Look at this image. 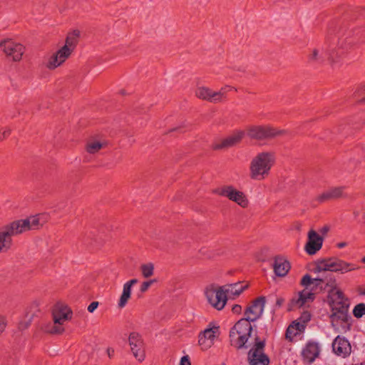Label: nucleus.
I'll list each match as a JSON object with an SVG mask.
<instances>
[{"label": "nucleus", "mask_w": 365, "mask_h": 365, "mask_svg": "<svg viewBox=\"0 0 365 365\" xmlns=\"http://www.w3.org/2000/svg\"><path fill=\"white\" fill-rule=\"evenodd\" d=\"M264 341L255 339V342L247 354L250 365H269V359L264 353Z\"/></svg>", "instance_id": "obj_9"}, {"label": "nucleus", "mask_w": 365, "mask_h": 365, "mask_svg": "<svg viewBox=\"0 0 365 365\" xmlns=\"http://www.w3.org/2000/svg\"><path fill=\"white\" fill-rule=\"evenodd\" d=\"M363 224L365 225V212L362 215Z\"/></svg>", "instance_id": "obj_45"}, {"label": "nucleus", "mask_w": 365, "mask_h": 365, "mask_svg": "<svg viewBox=\"0 0 365 365\" xmlns=\"http://www.w3.org/2000/svg\"><path fill=\"white\" fill-rule=\"evenodd\" d=\"M346 245L345 242H341L338 245L339 247H344Z\"/></svg>", "instance_id": "obj_44"}, {"label": "nucleus", "mask_w": 365, "mask_h": 365, "mask_svg": "<svg viewBox=\"0 0 365 365\" xmlns=\"http://www.w3.org/2000/svg\"><path fill=\"white\" fill-rule=\"evenodd\" d=\"M305 329V325L300 322H293L286 330V339L289 341H296L301 339Z\"/></svg>", "instance_id": "obj_24"}, {"label": "nucleus", "mask_w": 365, "mask_h": 365, "mask_svg": "<svg viewBox=\"0 0 365 365\" xmlns=\"http://www.w3.org/2000/svg\"><path fill=\"white\" fill-rule=\"evenodd\" d=\"M304 289L299 292L297 296L292 298V304L296 307H302L311 302L315 298V289L312 285L304 286Z\"/></svg>", "instance_id": "obj_17"}, {"label": "nucleus", "mask_w": 365, "mask_h": 365, "mask_svg": "<svg viewBox=\"0 0 365 365\" xmlns=\"http://www.w3.org/2000/svg\"><path fill=\"white\" fill-rule=\"evenodd\" d=\"M252 327L247 319H240L230 331V341L232 346L240 349L247 348L246 344L251 336Z\"/></svg>", "instance_id": "obj_5"}, {"label": "nucleus", "mask_w": 365, "mask_h": 365, "mask_svg": "<svg viewBox=\"0 0 365 365\" xmlns=\"http://www.w3.org/2000/svg\"><path fill=\"white\" fill-rule=\"evenodd\" d=\"M346 189V187L345 186L330 187L318 195L315 200L319 203H324L340 198H346L348 197V195L345 192Z\"/></svg>", "instance_id": "obj_14"}, {"label": "nucleus", "mask_w": 365, "mask_h": 365, "mask_svg": "<svg viewBox=\"0 0 365 365\" xmlns=\"http://www.w3.org/2000/svg\"><path fill=\"white\" fill-rule=\"evenodd\" d=\"M6 324L7 323L5 317L0 316V335L4 331Z\"/></svg>", "instance_id": "obj_37"}, {"label": "nucleus", "mask_w": 365, "mask_h": 365, "mask_svg": "<svg viewBox=\"0 0 365 365\" xmlns=\"http://www.w3.org/2000/svg\"><path fill=\"white\" fill-rule=\"evenodd\" d=\"M52 315L53 320H55V323L63 326L65 322L71 319L72 312L67 306L58 304L54 307Z\"/></svg>", "instance_id": "obj_22"}, {"label": "nucleus", "mask_w": 365, "mask_h": 365, "mask_svg": "<svg viewBox=\"0 0 365 365\" xmlns=\"http://www.w3.org/2000/svg\"><path fill=\"white\" fill-rule=\"evenodd\" d=\"M275 163V155L272 152H262L255 156L250 165V177L254 180H262L270 173Z\"/></svg>", "instance_id": "obj_2"}, {"label": "nucleus", "mask_w": 365, "mask_h": 365, "mask_svg": "<svg viewBox=\"0 0 365 365\" xmlns=\"http://www.w3.org/2000/svg\"><path fill=\"white\" fill-rule=\"evenodd\" d=\"M0 48L11 61L19 62L25 52V47L11 38H5L0 41Z\"/></svg>", "instance_id": "obj_8"}, {"label": "nucleus", "mask_w": 365, "mask_h": 365, "mask_svg": "<svg viewBox=\"0 0 365 365\" xmlns=\"http://www.w3.org/2000/svg\"><path fill=\"white\" fill-rule=\"evenodd\" d=\"M12 222L0 230V252H6L12 245V236L20 235Z\"/></svg>", "instance_id": "obj_15"}, {"label": "nucleus", "mask_w": 365, "mask_h": 365, "mask_svg": "<svg viewBox=\"0 0 365 365\" xmlns=\"http://www.w3.org/2000/svg\"><path fill=\"white\" fill-rule=\"evenodd\" d=\"M29 324H30L29 322H21L19 324V329H26L29 326Z\"/></svg>", "instance_id": "obj_42"}, {"label": "nucleus", "mask_w": 365, "mask_h": 365, "mask_svg": "<svg viewBox=\"0 0 365 365\" xmlns=\"http://www.w3.org/2000/svg\"><path fill=\"white\" fill-rule=\"evenodd\" d=\"M205 294L208 303L217 310L222 309L227 302V294L222 287L214 288L208 287L205 290Z\"/></svg>", "instance_id": "obj_11"}, {"label": "nucleus", "mask_w": 365, "mask_h": 365, "mask_svg": "<svg viewBox=\"0 0 365 365\" xmlns=\"http://www.w3.org/2000/svg\"><path fill=\"white\" fill-rule=\"evenodd\" d=\"M361 262H362L363 263H365V256L361 259Z\"/></svg>", "instance_id": "obj_46"}, {"label": "nucleus", "mask_w": 365, "mask_h": 365, "mask_svg": "<svg viewBox=\"0 0 365 365\" xmlns=\"http://www.w3.org/2000/svg\"><path fill=\"white\" fill-rule=\"evenodd\" d=\"M282 133V130L268 125H253L247 129V135L252 139L265 140L280 135Z\"/></svg>", "instance_id": "obj_12"}, {"label": "nucleus", "mask_w": 365, "mask_h": 365, "mask_svg": "<svg viewBox=\"0 0 365 365\" xmlns=\"http://www.w3.org/2000/svg\"><path fill=\"white\" fill-rule=\"evenodd\" d=\"M290 269L289 262L282 257H276L274 262V273L279 277L285 276Z\"/></svg>", "instance_id": "obj_27"}, {"label": "nucleus", "mask_w": 365, "mask_h": 365, "mask_svg": "<svg viewBox=\"0 0 365 365\" xmlns=\"http://www.w3.org/2000/svg\"><path fill=\"white\" fill-rule=\"evenodd\" d=\"M329 230V228L327 227H324L322 230H321V232L323 235H326L327 232H328Z\"/></svg>", "instance_id": "obj_43"}, {"label": "nucleus", "mask_w": 365, "mask_h": 365, "mask_svg": "<svg viewBox=\"0 0 365 365\" xmlns=\"http://www.w3.org/2000/svg\"><path fill=\"white\" fill-rule=\"evenodd\" d=\"M357 267L353 264L339 259H324L316 263L312 272L314 273L337 272L346 273L356 269Z\"/></svg>", "instance_id": "obj_6"}, {"label": "nucleus", "mask_w": 365, "mask_h": 365, "mask_svg": "<svg viewBox=\"0 0 365 365\" xmlns=\"http://www.w3.org/2000/svg\"><path fill=\"white\" fill-rule=\"evenodd\" d=\"M48 220V216L46 214H39L31 216L24 220H19L14 221L15 229L20 234L26 231L38 230Z\"/></svg>", "instance_id": "obj_7"}, {"label": "nucleus", "mask_w": 365, "mask_h": 365, "mask_svg": "<svg viewBox=\"0 0 365 365\" xmlns=\"http://www.w3.org/2000/svg\"><path fill=\"white\" fill-rule=\"evenodd\" d=\"M244 135V131L237 130L223 139L221 143H215L213 145V148L215 150H220L233 147L241 141Z\"/></svg>", "instance_id": "obj_23"}, {"label": "nucleus", "mask_w": 365, "mask_h": 365, "mask_svg": "<svg viewBox=\"0 0 365 365\" xmlns=\"http://www.w3.org/2000/svg\"><path fill=\"white\" fill-rule=\"evenodd\" d=\"M80 36L78 30H73L67 35L65 45L53 53L46 63L49 70H53L61 66L71 55L76 48Z\"/></svg>", "instance_id": "obj_1"}, {"label": "nucleus", "mask_w": 365, "mask_h": 365, "mask_svg": "<svg viewBox=\"0 0 365 365\" xmlns=\"http://www.w3.org/2000/svg\"><path fill=\"white\" fill-rule=\"evenodd\" d=\"M213 193L226 197L242 207H246L248 205V200L245 195L231 185L217 187L213 190Z\"/></svg>", "instance_id": "obj_10"}, {"label": "nucleus", "mask_w": 365, "mask_h": 365, "mask_svg": "<svg viewBox=\"0 0 365 365\" xmlns=\"http://www.w3.org/2000/svg\"><path fill=\"white\" fill-rule=\"evenodd\" d=\"M41 329L48 334H62L65 329L64 327L59 324L55 323V320L52 322H48L41 327Z\"/></svg>", "instance_id": "obj_30"}, {"label": "nucleus", "mask_w": 365, "mask_h": 365, "mask_svg": "<svg viewBox=\"0 0 365 365\" xmlns=\"http://www.w3.org/2000/svg\"><path fill=\"white\" fill-rule=\"evenodd\" d=\"M137 283V279H132L123 284V292L118 303L119 308H123L127 304L130 298L132 287Z\"/></svg>", "instance_id": "obj_26"}, {"label": "nucleus", "mask_w": 365, "mask_h": 365, "mask_svg": "<svg viewBox=\"0 0 365 365\" xmlns=\"http://www.w3.org/2000/svg\"><path fill=\"white\" fill-rule=\"evenodd\" d=\"M141 272L145 278H148L153 275L154 273V265L153 263H147L142 264L140 267Z\"/></svg>", "instance_id": "obj_33"}, {"label": "nucleus", "mask_w": 365, "mask_h": 365, "mask_svg": "<svg viewBox=\"0 0 365 365\" xmlns=\"http://www.w3.org/2000/svg\"><path fill=\"white\" fill-rule=\"evenodd\" d=\"M106 352L108 354V356H109V358H112L114 355V349L113 348H110V347H108L106 350Z\"/></svg>", "instance_id": "obj_41"}, {"label": "nucleus", "mask_w": 365, "mask_h": 365, "mask_svg": "<svg viewBox=\"0 0 365 365\" xmlns=\"http://www.w3.org/2000/svg\"><path fill=\"white\" fill-rule=\"evenodd\" d=\"M320 346L317 342L309 341L303 347L301 356L304 363L312 364L320 354Z\"/></svg>", "instance_id": "obj_20"}, {"label": "nucleus", "mask_w": 365, "mask_h": 365, "mask_svg": "<svg viewBox=\"0 0 365 365\" xmlns=\"http://www.w3.org/2000/svg\"><path fill=\"white\" fill-rule=\"evenodd\" d=\"M232 311L235 314H240L242 312V307L239 304H235L232 306Z\"/></svg>", "instance_id": "obj_40"}, {"label": "nucleus", "mask_w": 365, "mask_h": 365, "mask_svg": "<svg viewBox=\"0 0 365 365\" xmlns=\"http://www.w3.org/2000/svg\"><path fill=\"white\" fill-rule=\"evenodd\" d=\"M336 54L334 51L329 52H319L317 49H314L310 55L309 56V61L311 63H322L326 58H327L330 63L334 62V58Z\"/></svg>", "instance_id": "obj_25"}, {"label": "nucleus", "mask_w": 365, "mask_h": 365, "mask_svg": "<svg viewBox=\"0 0 365 365\" xmlns=\"http://www.w3.org/2000/svg\"><path fill=\"white\" fill-rule=\"evenodd\" d=\"M180 365H191L190 358L187 355L183 356L180 361Z\"/></svg>", "instance_id": "obj_38"}, {"label": "nucleus", "mask_w": 365, "mask_h": 365, "mask_svg": "<svg viewBox=\"0 0 365 365\" xmlns=\"http://www.w3.org/2000/svg\"><path fill=\"white\" fill-rule=\"evenodd\" d=\"M332 298V309L330 315L331 325L338 329L339 327L346 328L349 325V320L351 319L349 314V304L344 301L343 292L336 290L334 297Z\"/></svg>", "instance_id": "obj_3"}, {"label": "nucleus", "mask_w": 365, "mask_h": 365, "mask_svg": "<svg viewBox=\"0 0 365 365\" xmlns=\"http://www.w3.org/2000/svg\"><path fill=\"white\" fill-rule=\"evenodd\" d=\"M324 242L322 236L315 230H310L307 234V242L304 246L305 252L309 255H315L321 250Z\"/></svg>", "instance_id": "obj_18"}, {"label": "nucleus", "mask_w": 365, "mask_h": 365, "mask_svg": "<svg viewBox=\"0 0 365 365\" xmlns=\"http://www.w3.org/2000/svg\"><path fill=\"white\" fill-rule=\"evenodd\" d=\"M332 350L337 356L345 358L350 355L351 346L344 336H337L332 342Z\"/></svg>", "instance_id": "obj_21"}, {"label": "nucleus", "mask_w": 365, "mask_h": 365, "mask_svg": "<svg viewBox=\"0 0 365 365\" xmlns=\"http://www.w3.org/2000/svg\"><path fill=\"white\" fill-rule=\"evenodd\" d=\"M98 306V302H93L88 305V311L89 312L92 313L97 309Z\"/></svg>", "instance_id": "obj_39"}, {"label": "nucleus", "mask_w": 365, "mask_h": 365, "mask_svg": "<svg viewBox=\"0 0 365 365\" xmlns=\"http://www.w3.org/2000/svg\"><path fill=\"white\" fill-rule=\"evenodd\" d=\"M195 96L204 101H207L211 103H216L215 91L205 86H200L195 91Z\"/></svg>", "instance_id": "obj_29"}, {"label": "nucleus", "mask_w": 365, "mask_h": 365, "mask_svg": "<svg viewBox=\"0 0 365 365\" xmlns=\"http://www.w3.org/2000/svg\"><path fill=\"white\" fill-rule=\"evenodd\" d=\"M355 317L360 318L365 314V304L361 303L355 306L353 310Z\"/></svg>", "instance_id": "obj_34"}, {"label": "nucleus", "mask_w": 365, "mask_h": 365, "mask_svg": "<svg viewBox=\"0 0 365 365\" xmlns=\"http://www.w3.org/2000/svg\"><path fill=\"white\" fill-rule=\"evenodd\" d=\"M317 275L312 278L308 274H305L301 279L302 286L312 285L316 290H327L331 292V297H334L336 289V279L331 272L316 273Z\"/></svg>", "instance_id": "obj_4"}, {"label": "nucleus", "mask_w": 365, "mask_h": 365, "mask_svg": "<svg viewBox=\"0 0 365 365\" xmlns=\"http://www.w3.org/2000/svg\"><path fill=\"white\" fill-rule=\"evenodd\" d=\"M231 91H237V88L235 87L226 85L224 87H222L219 91H215L216 103H220L225 100L227 98V93Z\"/></svg>", "instance_id": "obj_32"}, {"label": "nucleus", "mask_w": 365, "mask_h": 365, "mask_svg": "<svg viewBox=\"0 0 365 365\" xmlns=\"http://www.w3.org/2000/svg\"><path fill=\"white\" fill-rule=\"evenodd\" d=\"M265 305V297H259L256 299L245 312V317L242 319H247L250 323L257 321L262 316Z\"/></svg>", "instance_id": "obj_16"}, {"label": "nucleus", "mask_w": 365, "mask_h": 365, "mask_svg": "<svg viewBox=\"0 0 365 365\" xmlns=\"http://www.w3.org/2000/svg\"><path fill=\"white\" fill-rule=\"evenodd\" d=\"M154 282H155V280H150V281L143 282V284H141L140 288V292H146Z\"/></svg>", "instance_id": "obj_36"}, {"label": "nucleus", "mask_w": 365, "mask_h": 365, "mask_svg": "<svg viewBox=\"0 0 365 365\" xmlns=\"http://www.w3.org/2000/svg\"><path fill=\"white\" fill-rule=\"evenodd\" d=\"M106 145L107 143L104 141L91 140L86 143V150L89 154H96L98 153L102 148H106Z\"/></svg>", "instance_id": "obj_31"}, {"label": "nucleus", "mask_w": 365, "mask_h": 365, "mask_svg": "<svg viewBox=\"0 0 365 365\" xmlns=\"http://www.w3.org/2000/svg\"><path fill=\"white\" fill-rule=\"evenodd\" d=\"M247 287V285H243L240 282L222 287L225 294L233 297L239 296Z\"/></svg>", "instance_id": "obj_28"}, {"label": "nucleus", "mask_w": 365, "mask_h": 365, "mask_svg": "<svg viewBox=\"0 0 365 365\" xmlns=\"http://www.w3.org/2000/svg\"><path fill=\"white\" fill-rule=\"evenodd\" d=\"M128 344L131 353L134 358L139 362H143L145 359V345L140 334L131 332L128 336Z\"/></svg>", "instance_id": "obj_13"}, {"label": "nucleus", "mask_w": 365, "mask_h": 365, "mask_svg": "<svg viewBox=\"0 0 365 365\" xmlns=\"http://www.w3.org/2000/svg\"><path fill=\"white\" fill-rule=\"evenodd\" d=\"M11 133V129L9 128H0V140L6 138Z\"/></svg>", "instance_id": "obj_35"}, {"label": "nucleus", "mask_w": 365, "mask_h": 365, "mask_svg": "<svg viewBox=\"0 0 365 365\" xmlns=\"http://www.w3.org/2000/svg\"><path fill=\"white\" fill-rule=\"evenodd\" d=\"M219 334V327H212L205 329L199 334L198 343L202 349L207 350L210 349L215 342V339Z\"/></svg>", "instance_id": "obj_19"}, {"label": "nucleus", "mask_w": 365, "mask_h": 365, "mask_svg": "<svg viewBox=\"0 0 365 365\" xmlns=\"http://www.w3.org/2000/svg\"><path fill=\"white\" fill-rule=\"evenodd\" d=\"M354 215L355 216H356V215H358V212H354Z\"/></svg>", "instance_id": "obj_47"}]
</instances>
